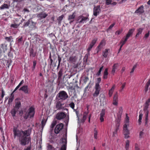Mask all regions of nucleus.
Segmentation results:
<instances>
[{"instance_id":"nucleus-22","label":"nucleus","mask_w":150,"mask_h":150,"mask_svg":"<svg viewBox=\"0 0 150 150\" xmlns=\"http://www.w3.org/2000/svg\"><path fill=\"white\" fill-rule=\"evenodd\" d=\"M108 68H106L104 71L103 78L104 79H106L108 78Z\"/></svg>"},{"instance_id":"nucleus-49","label":"nucleus","mask_w":150,"mask_h":150,"mask_svg":"<svg viewBox=\"0 0 150 150\" xmlns=\"http://www.w3.org/2000/svg\"><path fill=\"white\" fill-rule=\"evenodd\" d=\"M150 103V98L148 99L146 101L145 104L148 105H149Z\"/></svg>"},{"instance_id":"nucleus-2","label":"nucleus","mask_w":150,"mask_h":150,"mask_svg":"<svg viewBox=\"0 0 150 150\" xmlns=\"http://www.w3.org/2000/svg\"><path fill=\"white\" fill-rule=\"evenodd\" d=\"M68 96L67 93L64 91H60L57 95V97L59 98V100H64L67 99Z\"/></svg>"},{"instance_id":"nucleus-40","label":"nucleus","mask_w":150,"mask_h":150,"mask_svg":"<svg viewBox=\"0 0 150 150\" xmlns=\"http://www.w3.org/2000/svg\"><path fill=\"white\" fill-rule=\"evenodd\" d=\"M123 38L120 41V43L122 45H123L124 44H125L126 41L127 40V38H125V40H123Z\"/></svg>"},{"instance_id":"nucleus-30","label":"nucleus","mask_w":150,"mask_h":150,"mask_svg":"<svg viewBox=\"0 0 150 150\" xmlns=\"http://www.w3.org/2000/svg\"><path fill=\"white\" fill-rule=\"evenodd\" d=\"M143 29L142 28H139L137 29V33L136 35V37H137L140 34H141L142 32Z\"/></svg>"},{"instance_id":"nucleus-36","label":"nucleus","mask_w":150,"mask_h":150,"mask_svg":"<svg viewBox=\"0 0 150 150\" xmlns=\"http://www.w3.org/2000/svg\"><path fill=\"white\" fill-rule=\"evenodd\" d=\"M113 100L118 101V96L117 93L116 92L113 98Z\"/></svg>"},{"instance_id":"nucleus-62","label":"nucleus","mask_w":150,"mask_h":150,"mask_svg":"<svg viewBox=\"0 0 150 150\" xmlns=\"http://www.w3.org/2000/svg\"><path fill=\"white\" fill-rule=\"evenodd\" d=\"M90 84V83L88 84V85L85 87V91L86 92V91H87L88 90V88L89 87V85Z\"/></svg>"},{"instance_id":"nucleus-63","label":"nucleus","mask_w":150,"mask_h":150,"mask_svg":"<svg viewBox=\"0 0 150 150\" xmlns=\"http://www.w3.org/2000/svg\"><path fill=\"white\" fill-rule=\"evenodd\" d=\"M144 134V133L143 132L141 131L140 132L139 134V137L140 138H142V136Z\"/></svg>"},{"instance_id":"nucleus-45","label":"nucleus","mask_w":150,"mask_h":150,"mask_svg":"<svg viewBox=\"0 0 150 150\" xmlns=\"http://www.w3.org/2000/svg\"><path fill=\"white\" fill-rule=\"evenodd\" d=\"M97 134H98V132L97 131L96 129H94V137L95 139H97Z\"/></svg>"},{"instance_id":"nucleus-41","label":"nucleus","mask_w":150,"mask_h":150,"mask_svg":"<svg viewBox=\"0 0 150 150\" xmlns=\"http://www.w3.org/2000/svg\"><path fill=\"white\" fill-rule=\"evenodd\" d=\"M126 123L125 124H129V117L127 116V114H126V117L125 120Z\"/></svg>"},{"instance_id":"nucleus-43","label":"nucleus","mask_w":150,"mask_h":150,"mask_svg":"<svg viewBox=\"0 0 150 150\" xmlns=\"http://www.w3.org/2000/svg\"><path fill=\"white\" fill-rule=\"evenodd\" d=\"M64 16L62 15L60 16H59L57 19V20L59 21V23H60L61 21L62 20Z\"/></svg>"},{"instance_id":"nucleus-61","label":"nucleus","mask_w":150,"mask_h":150,"mask_svg":"<svg viewBox=\"0 0 150 150\" xmlns=\"http://www.w3.org/2000/svg\"><path fill=\"white\" fill-rule=\"evenodd\" d=\"M149 31H148V33H146L144 37L145 38H147L149 36Z\"/></svg>"},{"instance_id":"nucleus-29","label":"nucleus","mask_w":150,"mask_h":150,"mask_svg":"<svg viewBox=\"0 0 150 150\" xmlns=\"http://www.w3.org/2000/svg\"><path fill=\"white\" fill-rule=\"evenodd\" d=\"M117 64H115L113 65L112 71V73L114 74L115 72V70L117 68Z\"/></svg>"},{"instance_id":"nucleus-54","label":"nucleus","mask_w":150,"mask_h":150,"mask_svg":"<svg viewBox=\"0 0 150 150\" xmlns=\"http://www.w3.org/2000/svg\"><path fill=\"white\" fill-rule=\"evenodd\" d=\"M115 25V23H114L112 24L108 28V30H109L111 29Z\"/></svg>"},{"instance_id":"nucleus-25","label":"nucleus","mask_w":150,"mask_h":150,"mask_svg":"<svg viewBox=\"0 0 150 150\" xmlns=\"http://www.w3.org/2000/svg\"><path fill=\"white\" fill-rule=\"evenodd\" d=\"M14 95L13 93H11L10 97L8 101V103L9 104L11 103L13 101L14 98Z\"/></svg>"},{"instance_id":"nucleus-42","label":"nucleus","mask_w":150,"mask_h":150,"mask_svg":"<svg viewBox=\"0 0 150 150\" xmlns=\"http://www.w3.org/2000/svg\"><path fill=\"white\" fill-rule=\"evenodd\" d=\"M143 115L142 113L140 114L139 116V119L138 120L139 123V124H140V123L141 122V120L142 119V118L143 116Z\"/></svg>"},{"instance_id":"nucleus-32","label":"nucleus","mask_w":150,"mask_h":150,"mask_svg":"<svg viewBox=\"0 0 150 150\" xmlns=\"http://www.w3.org/2000/svg\"><path fill=\"white\" fill-rule=\"evenodd\" d=\"M5 39L8 42H10L13 41V39L12 37L11 36L9 37H6Z\"/></svg>"},{"instance_id":"nucleus-46","label":"nucleus","mask_w":150,"mask_h":150,"mask_svg":"<svg viewBox=\"0 0 150 150\" xmlns=\"http://www.w3.org/2000/svg\"><path fill=\"white\" fill-rule=\"evenodd\" d=\"M56 124V121H53L52 123L51 127L52 128H53Z\"/></svg>"},{"instance_id":"nucleus-31","label":"nucleus","mask_w":150,"mask_h":150,"mask_svg":"<svg viewBox=\"0 0 150 150\" xmlns=\"http://www.w3.org/2000/svg\"><path fill=\"white\" fill-rule=\"evenodd\" d=\"M31 20H28L26 22L24 23L23 26V27L24 28L25 27L29 26L30 24Z\"/></svg>"},{"instance_id":"nucleus-39","label":"nucleus","mask_w":150,"mask_h":150,"mask_svg":"<svg viewBox=\"0 0 150 150\" xmlns=\"http://www.w3.org/2000/svg\"><path fill=\"white\" fill-rule=\"evenodd\" d=\"M103 66H101V67L100 68L99 71L96 74V75L99 76L101 74V72L102 70L103 69Z\"/></svg>"},{"instance_id":"nucleus-1","label":"nucleus","mask_w":150,"mask_h":150,"mask_svg":"<svg viewBox=\"0 0 150 150\" xmlns=\"http://www.w3.org/2000/svg\"><path fill=\"white\" fill-rule=\"evenodd\" d=\"M31 132L30 129L23 131L14 128L13 129L14 138L15 139L16 137H18L20 144L22 146H25L30 142V138L28 137L30 135Z\"/></svg>"},{"instance_id":"nucleus-56","label":"nucleus","mask_w":150,"mask_h":150,"mask_svg":"<svg viewBox=\"0 0 150 150\" xmlns=\"http://www.w3.org/2000/svg\"><path fill=\"white\" fill-rule=\"evenodd\" d=\"M136 67H137V66L136 65H134L133 66V68L131 71L130 72V73H132L134 72L135 69L136 68Z\"/></svg>"},{"instance_id":"nucleus-51","label":"nucleus","mask_w":150,"mask_h":150,"mask_svg":"<svg viewBox=\"0 0 150 150\" xmlns=\"http://www.w3.org/2000/svg\"><path fill=\"white\" fill-rule=\"evenodd\" d=\"M46 123V121L45 120H42V127L43 128L45 125Z\"/></svg>"},{"instance_id":"nucleus-52","label":"nucleus","mask_w":150,"mask_h":150,"mask_svg":"<svg viewBox=\"0 0 150 150\" xmlns=\"http://www.w3.org/2000/svg\"><path fill=\"white\" fill-rule=\"evenodd\" d=\"M33 70L35 69V66L36 65V62L35 61H33Z\"/></svg>"},{"instance_id":"nucleus-58","label":"nucleus","mask_w":150,"mask_h":150,"mask_svg":"<svg viewBox=\"0 0 150 150\" xmlns=\"http://www.w3.org/2000/svg\"><path fill=\"white\" fill-rule=\"evenodd\" d=\"M1 93H2L1 98H3V97H4V96L5 95V92L3 89H2L1 90Z\"/></svg>"},{"instance_id":"nucleus-34","label":"nucleus","mask_w":150,"mask_h":150,"mask_svg":"<svg viewBox=\"0 0 150 150\" xmlns=\"http://www.w3.org/2000/svg\"><path fill=\"white\" fill-rule=\"evenodd\" d=\"M21 105V103L20 102H18L16 103L15 107L14 108H16L18 110L20 107Z\"/></svg>"},{"instance_id":"nucleus-57","label":"nucleus","mask_w":150,"mask_h":150,"mask_svg":"<svg viewBox=\"0 0 150 150\" xmlns=\"http://www.w3.org/2000/svg\"><path fill=\"white\" fill-rule=\"evenodd\" d=\"M135 150H139V148L138 147V146L137 144H135Z\"/></svg>"},{"instance_id":"nucleus-16","label":"nucleus","mask_w":150,"mask_h":150,"mask_svg":"<svg viewBox=\"0 0 150 150\" xmlns=\"http://www.w3.org/2000/svg\"><path fill=\"white\" fill-rule=\"evenodd\" d=\"M135 29L133 28L129 30L127 34L126 38L127 39H128V38L130 37L132 35V34L133 33L135 30Z\"/></svg>"},{"instance_id":"nucleus-55","label":"nucleus","mask_w":150,"mask_h":150,"mask_svg":"<svg viewBox=\"0 0 150 150\" xmlns=\"http://www.w3.org/2000/svg\"><path fill=\"white\" fill-rule=\"evenodd\" d=\"M118 101H117L113 100V104L115 105H118Z\"/></svg>"},{"instance_id":"nucleus-13","label":"nucleus","mask_w":150,"mask_h":150,"mask_svg":"<svg viewBox=\"0 0 150 150\" xmlns=\"http://www.w3.org/2000/svg\"><path fill=\"white\" fill-rule=\"evenodd\" d=\"M105 44V41L104 40H102L100 43V44L97 47V49L98 50L97 53H98L100 51L103 47L104 46Z\"/></svg>"},{"instance_id":"nucleus-47","label":"nucleus","mask_w":150,"mask_h":150,"mask_svg":"<svg viewBox=\"0 0 150 150\" xmlns=\"http://www.w3.org/2000/svg\"><path fill=\"white\" fill-rule=\"evenodd\" d=\"M111 0H105V4L107 5L111 4Z\"/></svg>"},{"instance_id":"nucleus-50","label":"nucleus","mask_w":150,"mask_h":150,"mask_svg":"<svg viewBox=\"0 0 150 150\" xmlns=\"http://www.w3.org/2000/svg\"><path fill=\"white\" fill-rule=\"evenodd\" d=\"M7 45L5 44H2L1 45V47L3 49H4L5 47L6 48Z\"/></svg>"},{"instance_id":"nucleus-4","label":"nucleus","mask_w":150,"mask_h":150,"mask_svg":"<svg viewBox=\"0 0 150 150\" xmlns=\"http://www.w3.org/2000/svg\"><path fill=\"white\" fill-rule=\"evenodd\" d=\"M128 126H129V124H125L123 126V133L125 138H127L129 137V133L128 129Z\"/></svg>"},{"instance_id":"nucleus-8","label":"nucleus","mask_w":150,"mask_h":150,"mask_svg":"<svg viewBox=\"0 0 150 150\" xmlns=\"http://www.w3.org/2000/svg\"><path fill=\"white\" fill-rule=\"evenodd\" d=\"M88 19L87 17L80 16L78 17L76 23H83Z\"/></svg>"},{"instance_id":"nucleus-3","label":"nucleus","mask_w":150,"mask_h":150,"mask_svg":"<svg viewBox=\"0 0 150 150\" xmlns=\"http://www.w3.org/2000/svg\"><path fill=\"white\" fill-rule=\"evenodd\" d=\"M35 114L34 108L31 107L28 110V112H26L25 115L24 117L27 119L28 117L31 118L33 117Z\"/></svg>"},{"instance_id":"nucleus-35","label":"nucleus","mask_w":150,"mask_h":150,"mask_svg":"<svg viewBox=\"0 0 150 150\" xmlns=\"http://www.w3.org/2000/svg\"><path fill=\"white\" fill-rule=\"evenodd\" d=\"M129 140H127L126 142L125 149L126 150H128L129 146Z\"/></svg>"},{"instance_id":"nucleus-18","label":"nucleus","mask_w":150,"mask_h":150,"mask_svg":"<svg viewBox=\"0 0 150 150\" xmlns=\"http://www.w3.org/2000/svg\"><path fill=\"white\" fill-rule=\"evenodd\" d=\"M36 22H33L32 20H31L30 24L29 26V28L32 30L33 29L35 28L36 27Z\"/></svg>"},{"instance_id":"nucleus-23","label":"nucleus","mask_w":150,"mask_h":150,"mask_svg":"<svg viewBox=\"0 0 150 150\" xmlns=\"http://www.w3.org/2000/svg\"><path fill=\"white\" fill-rule=\"evenodd\" d=\"M115 88V85H113L112 88L109 91V95L110 97H111L114 91V89Z\"/></svg>"},{"instance_id":"nucleus-33","label":"nucleus","mask_w":150,"mask_h":150,"mask_svg":"<svg viewBox=\"0 0 150 150\" xmlns=\"http://www.w3.org/2000/svg\"><path fill=\"white\" fill-rule=\"evenodd\" d=\"M30 56H32L33 57H35L36 55V53L34 52V51L32 49L30 50Z\"/></svg>"},{"instance_id":"nucleus-64","label":"nucleus","mask_w":150,"mask_h":150,"mask_svg":"<svg viewBox=\"0 0 150 150\" xmlns=\"http://www.w3.org/2000/svg\"><path fill=\"white\" fill-rule=\"evenodd\" d=\"M23 150H31V147L30 146H28L26 148L24 149Z\"/></svg>"},{"instance_id":"nucleus-6","label":"nucleus","mask_w":150,"mask_h":150,"mask_svg":"<svg viewBox=\"0 0 150 150\" xmlns=\"http://www.w3.org/2000/svg\"><path fill=\"white\" fill-rule=\"evenodd\" d=\"M95 91L93 94L94 97H97L100 90V87L99 83H96L95 86Z\"/></svg>"},{"instance_id":"nucleus-12","label":"nucleus","mask_w":150,"mask_h":150,"mask_svg":"<svg viewBox=\"0 0 150 150\" xmlns=\"http://www.w3.org/2000/svg\"><path fill=\"white\" fill-rule=\"evenodd\" d=\"M19 90L23 91L25 93H29L30 92L28 87L27 85L23 86L19 89Z\"/></svg>"},{"instance_id":"nucleus-20","label":"nucleus","mask_w":150,"mask_h":150,"mask_svg":"<svg viewBox=\"0 0 150 150\" xmlns=\"http://www.w3.org/2000/svg\"><path fill=\"white\" fill-rule=\"evenodd\" d=\"M18 110L16 108H13L12 109L11 111V113L14 118L16 117V113L17 112Z\"/></svg>"},{"instance_id":"nucleus-5","label":"nucleus","mask_w":150,"mask_h":150,"mask_svg":"<svg viewBox=\"0 0 150 150\" xmlns=\"http://www.w3.org/2000/svg\"><path fill=\"white\" fill-rule=\"evenodd\" d=\"M149 105L144 104V110L145 112V125L147 124L148 122V115L149 113V111L148 110Z\"/></svg>"},{"instance_id":"nucleus-48","label":"nucleus","mask_w":150,"mask_h":150,"mask_svg":"<svg viewBox=\"0 0 150 150\" xmlns=\"http://www.w3.org/2000/svg\"><path fill=\"white\" fill-rule=\"evenodd\" d=\"M66 146L65 144H63L60 150H66Z\"/></svg>"},{"instance_id":"nucleus-21","label":"nucleus","mask_w":150,"mask_h":150,"mask_svg":"<svg viewBox=\"0 0 150 150\" xmlns=\"http://www.w3.org/2000/svg\"><path fill=\"white\" fill-rule=\"evenodd\" d=\"M109 49H106L103 52V56L105 58L107 57L108 54Z\"/></svg>"},{"instance_id":"nucleus-27","label":"nucleus","mask_w":150,"mask_h":150,"mask_svg":"<svg viewBox=\"0 0 150 150\" xmlns=\"http://www.w3.org/2000/svg\"><path fill=\"white\" fill-rule=\"evenodd\" d=\"M75 17V12L73 13L72 15H70L68 17V20H74Z\"/></svg>"},{"instance_id":"nucleus-10","label":"nucleus","mask_w":150,"mask_h":150,"mask_svg":"<svg viewBox=\"0 0 150 150\" xmlns=\"http://www.w3.org/2000/svg\"><path fill=\"white\" fill-rule=\"evenodd\" d=\"M97 38H94V39L91 41L90 44L89 45V46L87 50V52H88V54H89L90 51L91 50V49L92 48L93 46L96 43V42L97 41Z\"/></svg>"},{"instance_id":"nucleus-28","label":"nucleus","mask_w":150,"mask_h":150,"mask_svg":"<svg viewBox=\"0 0 150 150\" xmlns=\"http://www.w3.org/2000/svg\"><path fill=\"white\" fill-rule=\"evenodd\" d=\"M150 85V79L146 83V86H145L144 91L145 92H146L148 90V88Z\"/></svg>"},{"instance_id":"nucleus-7","label":"nucleus","mask_w":150,"mask_h":150,"mask_svg":"<svg viewBox=\"0 0 150 150\" xmlns=\"http://www.w3.org/2000/svg\"><path fill=\"white\" fill-rule=\"evenodd\" d=\"M64 127V125L62 123H59L57 124L54 129V132L56 134H58L62 130Z\"/></svg>"},{"instance_id":"nucleus-11","label":"nucleus","mask_w":150,"mask_h":150,"mask_svg":"<svg viewBox=\"0 0 150 150\" xmlns=\"http://www.w3.org/2000/svg\"><path fill=\"white\" fill-rule=\"evenodd\" d=\"M101 12V10L100 8V6H98L96 7H95L93 8V15L97 16Z\"/></svg>"},{"instance_id":"nucleus-60","label":"nucleus","mask_w":150,"mask_h":150,"mask_svg":"<svg viewBox=\"0 0 150 150\" xmlns=\"http://www.w3.org/2000/svg\"><path fill=\"white\" fill-rule=\"evenodd\" d=\"M18 25H17L16 24H12L11 25V27L14 28H16L18 27Z\"/></svg>"},{"instance_id":"nucleus-15","label":"nucleus","mask_w":150,"mask_h":150,"mask_svg":"<svg viewBox=\"0 0 150 150\" xmlns=\"http://www.w3.org/2000/svg\"><path fill=\"white\" fill-rule=\"evenodd\" d=\"M105 114V110L104 109H102L101 111L100 114V120L101 122H103L104 121L103 117Z\"/></svg>"},{"instance_id":"nucleus-53","label":"nucleus","mask_w":150,"mask_h":150,"mask_svg":"<svg viewBox=\"0 0 150 150\" xmlns=\"http://www.w3.org/2000/svg\"><path fill=\"white\" fill-rule=\"evenodd\" d=\"M89 79L87 77H85V78L83 80L84 83H86L88 81V80Z\"/></svg>"},{"instance_id":"nucleus-44","label":"nucleus","mask_w":150,"mask_h":150,"mask_svg":"<svg viewBox=\"0 0 150 150\" xmlns=\"http://www.w3.org/2000/svg\"><path fill=\"white\" fill-rule=\"evenodd\" d=\"M69 106L74 110H75L74 109V106H75V104L73 102H71V103L69 104Z\"/></svg>"},{"instance_id":"nucleus-19","label":"nucleus","mask_w":150,"mask_h":150,"mask_svg":"<svg viewBox=\"0 0 150 150\" xmlns=\"http://www.w3.org/2000/svg\"><path fill=\"white\" fill-rule=\"evenodd\" d=\"M144 11V7L143 6H142L135 11V13H143Z\"/></svg>"},{"instance_id":"nucleus-14","label":"nucleus","mask_w":150,"mask_h":150,"mask_svg":"<svg viewBox=\"0 0 150 150\" xmlns=\"http://www.w3.org/2000/svg\"><path fill=\"white\" fill-rule=\"evenodd\" d=\"M64 104L62 103L59 102H57L56 104V108L57 110H61L64 108Z\"/></svg>"},{"instance_id":"nucleus-26","label":"nucleus","mask_w":150,"mask_h":150,"mask_svg":"<svg viewBox=\"0 0 150 150\" xmlns=\"http://www.w3.org/2000/svg\"><path fill=\"white\" fill-rule=\"evenodd\" d=\"M76 59V57L75 56H71L69 58V61L71 63L75 62Z\"/></svg>"},{"instance_id":"nucleus-17","label":"nucleus","mask_w":150,"mask_h":150,"mask_svg":"<svg viewBox=\"0 0 150 150\" xmlns=\"http://www.w3.org/2000/svg\"><path fill=\"white\" fill-rule=\"evenodd\" d=\"M10 6L9 4L4 3L0 7V10H3L5 9H8Z\"/></svg>"},{"instance_id":"nucleus-37","label":"nucleus","mask_w":150,"mask_h":150,"mask_svg":"<svg viewBox=\"0 0 150 150\" xmlns=\"http://www.w3.org/2000/svg\"><path fill=\"white\" fill-rule=\"evenodd\" d=\"M63 72V70L62 69H61L58 72V78L59 79L60 78L62 74V72Z\"/></svg>"},{"instance_id":"nucleus-24","label":"nucleus","mask_w":150,"mask_h":150,"mask_svg":"<svg viewBox=\"0 0 150 150\" xmlns=\"http://www.w3.org/2000/svg\"><path fill=\"white\" fill-rule=\"evenodd\" d=\"M47 16V14L46 13H40L38 14V17L40 18H44L46 17Z\"/></svg>"},{"instance_id":"nucleus-38","label":"nucleus","mask_w":150,"mask_h":150,"mask_svg":"<svg viewBox=\"0 0 150 150\" xmlns=\"http://www.w3.org/2000/svg\"><path fill=\"white\" fill-rule=\"evenodd\" d=\"M87 115V113L86 112H85L83 114V117L82 121V122H83L85 121L86 118V117Z\"/></svg>"},{"instance_id":"nucleus-59","label":"nucleus","mask_w":150,"mask_h":150,"mask_svg":"<svg viewBox=\"0 0 150 150\" xmlns=\"http://www.w3.org/2000/svg\"><path fill=\"white\" fill-rule=\"evenodd\" d=\"M126 83H124L122 86V87H121V91L125 87V85H126Z\"/></svg>"},{"instance_id":"nucleus-9","label":"nucleus","mask_w":150,"mask_h":150,"mask_svg":"<svg viewBox=\"0 0 150 150\" xmlns=\"http://www.w3.org/2000/svg\"><path fill=\"white\" fill-rule=\"evenodd\" d=\"M66 116V115L64 112H60L57 113L56 118L58 120H60L64 118Z\"/></svg>"}]
</instances>
